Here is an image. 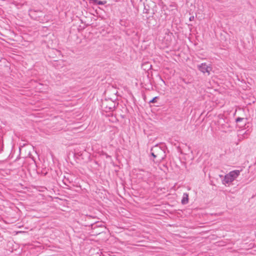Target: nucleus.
Listing matches in <instances>:
<instances>
[{"instance_id":"f257e3e1","label":"nucleus","mask_w":256,"mask_h":256,"mask_svg":"<svg viewBox=\"0 0 256 256\" xmlns=\"http://www.w3.org/2000/svg\"><path fill=\"white\" fill-rule=\"evenodd\" d=\"M240 174L238 170H234L230 172L228 174L225 175L224 177L222 175H220V178H223L222 183L225 186H229L232 182L236 179Z\"/></svg>"},{"instance_id":"f03ea898","label":"nucleus","mask_w":256,"mask_h":256,"mask_svg":"<svg viewBox=\"0 0 256 256\" xmlns=\"http://www.w3.org/2000/svg\"><path fill=\"white\" fill-rule=\"evenodd\" d=\"M29 15L33 19L40 21V22H44L48 21L46 18L47 16L44 14V13L40 10H29Z\"/></svg>"},{"instance_id":"7ed1b4c3","label":"nucleus","mask_w":256,"mask_h":256,"mask_svg":"<svg viewBox=\"0 0 256 256\" xmlns=\"http://www.w3.org/2000/svg\"><path fill=\"white\" fill-rule=\"evenodd\" d=\"M150 152L154 159H158V160L160 161L164 158V152L158 145L153 146L151 148Z\"/></svg>"},{"instance_id":"20e7f679","label":"nucleus","mask_w":256,"mask_h":256,"mask_svg":"<svg viewBox=\"0 0 256 256\" xmlns=\"http://www.w3.org/2000/svg\"><path fill=\"white\" fill-rule=\"evenodd\" d=\"M219 124V129L224 132H226L230 130V124L228 121H226L224 120H220L218 122Z\"/></svg>"},{"instance_id":"39448f33","label":"nucleus","mask_w":256,"mask_h":256,"mask_svg":"<svg viewBox=\"0 0 256 256\" xmlns=\"http://www.w3.org/2000/svg\"><path fill=\"white\" fill-rule=\"evenodd\" d=\"M198 69L202 73H208L210 74L211 70V68L208 66L206 63H202V64L198 66Z\"/></svg>"},{"instance_id":"423d86ee","label":"nucleus","mask_w":256,"mask_h":256,"mask_svg":"<svg viewBox=\"0 0 256 256\" xmlns=\"http://www.w3.org/2000/svg\"><path fill=\"white\" fill-rule=\"evenodd\" d=\"M188 202V194L187 193L183 194L182 198V203L183 204H187Z\"/></svg>"},{"instance_id":"0eeeda50","label":"nucleus","mask_w":256,"mask_h":256,"mask_svg":"<svg viewBox=\"0 0 256 256\" xmlns=\"http://www.w3.org/2000/svg\"><path fill=\"white\" fill-rule=\"evenodd\" d=\"M96 2L100 5H103L106 4V1H100L98 0H95Z\"/></svg>"},{"instance_id":"6e6552de","label":"nucleus","mask_w":256,"mask_h":256,"mask_svg":"<svg viewBox=\"0 0 256 256\" xmlns=\"http://www.w3.org/2000/svg\"><path fill=\"white\" fill-rule=\"evenodd\" d=\"M244 118H238L236 119V122H240L241 121H242V120H244Z\"/></svg>"},{"instance_id":"1a4fd4ad","label":"nucleus","mask_w":256,"mask_h":256,"mask_svg":"<svg viewBox=\"0 0 256 256\" xmlns=\"http://www.w3.org/2000/svg\"><path fill=\"white\" fill-rule=\"evenodd\" d=\"M157 98H158V97H157V96L154 97V98H153L152 100H150V103H154V102H156V100Z\"/></svg>"},{"instance_id":"9d476101","label":"nucleus","mask_w":256,"mask_h":256,"mask_svg":"<svg viewBox=\"0 0 256 256\" xmlns=\"http://www.w3.org/2000/svg\"><path fill=\"white\" fill-rule=\"evenodd\" d=\"M140 171L143 172L145 173L146 176H148L150 175V174L147 172H144L143 170H140Z\"/></svg>"},{"instance_id":"9b49d317","label":"nucleus","mask_w":256,"mask_h":256,"mask_svg":"<svg viewBox=\"0 0 256 256\" xmlns=\"http://www.w3.org/2000/svg\"><path fill=\"white\" fill-rule=\"evenodd\" d=\"M190 20H192V18H190Z\"/></svg>"},{"instance_id":"f8f14e48","label":"nucleus","mask_w":256,"mask_h":256,"mask_svg":"<svg viewBox=\"0 0 256 256\" xmlns=\"http://www.w3.org/2000/svg\"><path fill=\"white\" fill-rule=\"evenodd\" d=\"M190 20H192V18H190Z\"/></svg>"}]
</instances>
